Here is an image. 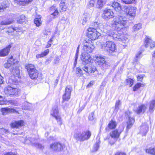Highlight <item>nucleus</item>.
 <instances>
[{"mask_svg": "<svg viewBox=\"0 0 155 155\" xmlns=\"http://www.w3.org/2000/svg\"><path fill=\"white\" fill-rule=\"evenodd\" d=\"M18 63V62L17 60L13 59V57L11 56L8 60L7 63L4 64V66L7 68L11 67L10 71L14 76L19 78L20 71Z\"/></svg>", "mask_w": 155, "mask_h": 155, "instance_id": "obj_1", "label": "nucleus"}, {"mask_svg": "<svg viewBox=\"0 0 155 155\" xmlns=\"http://www.w3.org/2000/svg\"><path fill=\"white\" fill-rule=\"evenodd\" d=\"M24 122L22 120L15 121L11 124V127L13 128H18L23 126Z\"/></svg>", "mask_w": 155, "mask_h": 155, "instance_id": "obj_17", "label": "nucleus"}, {"mask_svg": "<svg viewBox=\"0 0 155 155\" xmlns=\"http://www.w3.org/2000/svg\"><path fill=\"white\" fill-rule=\"evenodd\" d=\"M81 59L83 61V64H87L89 63L90 62H91L92 59L90 55L87 53L82 54L81 56Z\"/></svg>", "mask_w": 155, "mask_h": 155, "instance_id": "obj_13", "label": "nucleus"}, {"mask_svg": "<svg viewBox=\"0 0 155 155\" xmlns=\"http://www.w3.org/2000/svg\"><path fill=\"white\" fill-rule=\"evenodd\" d=\"M11 47V45H9L5 48L0 51V57H4L7 55Z\"/></svg>", "mask_w": 155, "mask_h": 155, "instance_id": "obj_18", "label": "nucleus"}, {"mask_svg": "<svg viewBox=\"0 0 155 155\" xmlns=\"http://www.w3.org/2000/svg\"><path fill=\"white\" fill-rule=\"evenodd\" d=\"M147 108V106L145 105L141 104L138 106L136 111V112L138 114H139L141 113H143Z\"/></svg>", "mask_w": 155, "mask_h": 155, "instance_id": "obj_19", "label": "nucleus"}, {"mask_svg": "<svg viewBox=\"0 0 155 155\" xmlns=\"http://www.w3.org/2000/svg\"><path fill=\"white\" fill-rule=\"evenodd\" d=\"M10 101H8L5 98L3 99L2 96H0V105L8 104Z\"/></svg>", "mask_w": 155, "mask_h": 155, "instance_id": "obj_35", "label": "nucleus"}, {"mask_svg": "<svg viewBox=\"0 0 155 155\" xmlns=\"http://www.w3.org/2000/svg\"><path fill=\"white\" fill-rule=\"evenodd\" d=\"M121 104L120 101V100H118L116 101L115 103V109L117 110H118L119 108V106Z\"/></svg>", "mask_w": 155, "mask_h": 155, "instance_id": "obj_50", "label": "nucleus"}, {"mask_svg": "<svg viewBox=\"0 0 155 155\" xmlns=\"http://www.w3.org/2000/svg\"><path fill=\"white\" fill-rule=\"evenodd\" d=\"M15 30L14 28L12 27H9L8 31V33L12 32H13Z\"/></svg>", "mask_w": 155, "mask_h": 155, "instance_id": "obj_60", "label": "nucleus"}, {"mask_svg": "<svg viewBox=\"0 0 155 155\" xmlns=\"http://www.w3.org/2000/svg\"><path fill=\"white\" fill-rule=\"evenodd\" d=\"M142 28V25L140 23H138L135 25L133 28L134 31H137L139 30Z\"/></svg>", "mask_w": 155, "mask_h": 155, "instance_id": "obj_36", "label": "nucleus"}, {"mask_svg": "<svg viewBox=\"0 0 155 155\" xmlns=\"http://www.w3.org/2000/svg\"><path fill=\"white\" fill-rule=\"evenodd\" d=\"M117 125L116 122L114 120H111L108 124L107 127L109 129H112L115 128Z\"/></svg>", "mask_w": 155, "mask_h": 155, "instance_id": "obj_25", "label": "nucleus"}, {"mask_svg": "<svg viewBox=\"0 0 155 155\" xmlns=\"http://www.w3.org/2000/svg\"><path fill=\"white\" fill-rule=\"evenodd\" d=\"M91 133L89 130H87L82 132H77L75 133L74 137L77 141L83 142L88 140L91 137Z\"/></svg>", "mask_w": 155, "mask_h": 155, "instance_id": "obj_4", "label": "nucleus"}, {"mask_svg": "<svg viewBox=\"0 0 155 155\" xmlns=\"http://www.w3.org/2000/svg\"><path fill=\"white\" fill-rule=\"evenodd\" d=\"M15 3L20 5L24 6L28 4L32 0H14Z\"/></svg>", "mask_w": 155, "mask_h": 155, "instance_id": "obj_22", "label": "nucleus"}, {"mask_svg": "<svg viewBox=\"0 0 155 155\" xmlns=\"http://www.w3.org/2000/svg\"><path fill=\"white\" fill-rule=\"evenodd\" d=\"M143 78V76L142 75H140L137 77V79L138 80L141 81Z\"/></svg>", "mask_w": 155, "mask_h": 155, "instance_id": "obj_62", "label": "nucleus"}, {"mask_svg": "<svg viewBox=\"0 0 155 155\" xmlns=\"http://www.w3.org/2000/svg\"><path fill=\"white\" fill-rule=\"evenodd\" d=\"M49 50L48 49H47L41 54H37L36 55V58H39L43 57L49 53Z\"/></svg>", "mask_w": 155, "mask_h": 155, "instance_id": "obj_32", "label": "nucleus"}, {"mask_svg": "<svg viewBox=\"0 0 155 155\" xmlns=\"http://www.w3.org/2000/svg\"><path fill=\"white\" fill-rule=\"evenodd\" d=\"M88 119L89 120L92 122L95 121L96 120V118L94 116V112H93L89 114Z\"/></svg>", "mask_w": 155, "mask_h": 155, "instance_id": "obj_34", "label": "nucleus"}, {"mask_svg": "<svg viewBox=\"0 0 155 155\" xmlns=\"http://www.w3.org/2000/svg\"><path fill=\"white\" fill-rule=\"evenodd\" d=\"M112 36L111 37L112 38L114 39L115 40L117 41V38H118L117 37V34L114 33L113 32V35H112Z\"/></svg>", "mask_w": 155, "mask_h": 155, "instance_id": "obj_56", "label": "nucleus"}, {"mask_svg": "<svg viewBox=\"0 0 155 155\" xmlns=\"http://www.w3.org/2000/svg\"><path fill=\"white\" fill-rule=\"evenodd\" d=\"M94 48V46L91 42H85L84 43L83 47V49L84 51L89 53L91 52Z\"/></svg>", "mask_w": 155, "mask_h": 155, "instance_id": "obj_15", "label": "nucleus"}, {"mask_svg": "<svg viewBox=\"0 0 155 155\" xmlns=\"http://www.w3.org/2000/svg\"><path fill=\"white\" fill-rule=\"evenodd\" d=\"M124 127L122 125H120L118 129L113 130L110 133V135L112 138L114 140L113 142L109 141V143L111 145L114 144L117 139L119 138L121 133L123 131Z\"/></svg>", "mask_w": 155, "mask_h": 155, "instance_id": "obj_5", "label": "nucleus"}, {"mask_svg": "<svg viewBox=\"0 0 155 155\" xmlns=\"http://www.w3.org/2000/svg\"><path fill=\"white\" fill-rule=\"evenodd\" d=\"M123 35L124 36H123L122 38L121 37V40L120 41H121L124 43H125L126 41H127V40L128 39L127 36L124 35Z\"/></svg>", "mask_w": 155, "mask_h": 155, "instance_id": "obj_51", "label": "nucleus"}, {"mask_svg": "<svg viewBox=\"0 0 155 155\" xmlns=\"http://www.w3.org/2000/svg\"><path fill=\"white\" fill-rule=\"evenodd\" d=\"M105 1V0H98L97 5V7L99 8L102 7Z\"/></svg>", "mask_w": 155, "mask_h": 155, "instance_id": "obj_39", "label": "nucleus"}, {"mask_svg": "<svg viewBox=\"0 0 155 155\" xmlns=\"http://www.w3.org/2000/svg\"><path fill=\"white\" fill-rule=\"evenodd\" d=\"M76 74L78 76L80 77L83 75L82 71L80 68H77L76 69Z\"/></svg>", "mask_w": 155, "mask_h": 155, "instance_id": "obj_44", "label": "nucleus"}, {"mask_svg": "<svg viewBox=\"0 0 155 155\" xmlns=\"http://www.w3.org/2000/svg\"><path fill=\"white\" fill-rule=\"evenodd\" d=\"M134 119L133 118H131L129 117V120L127 122V129H130L132 126L134 122Z\"/></svg>", "mask_w": 155, "mask_h": 155, "instance_id": "obj_29", "label": "nucleus"}, {"mask_svg": "<svg viewBox=\"0 0 155 155\" xmlns=\"http://www.w3.org/2000/svg\"><path fill=\"white\" fill-rule=\"evenodd\" d=\"M145 39V47L146 48L150 47V49L155 46V42L150 38L146 37Z\"/></svg>", "mask_w": 155, "mask_h": 155, "instance_id": "obj_16", "label": "nucleus"}, {"mask_svg": "<svg viewBox=\"0 0 155 155\" xmlns=\"http://www.w3.org/2000/svg\"><path fill=\"white\" fill-rule=\"evenodd\" d=\"M82 69L89 74L95 72H97L95 67L92 65L89 66H84L82 68Z\"/></svg>", "mask_w": 155, "mask_h": 155, "instance_id": "obj_12", "label": "nucleus"}, {"mask_svg": "<svg viewBox=\"0 0 155 155\" xmlns=\"http://www.w3.org/2000/svg\"><path fill=\"white\" fill-rule=\"evenodd\" d=\"M54 118L56 119L58 124L60 125H61L62 124V122L61 116L60 115H58Z\"/></svg>", "mask_w": 155, "mask_h": 155, "instance_id": "obj_41", "label": "nucleus"}, {"mask_svg": "<svg viewBox=\"0 0 155 155\" xmlns=\"http://www.w3.org/2000/svg\"><path fill=\"white\" fill-rule=\"evenodd\" d=\"M96 61L98 63V64L100 65H102L105 62V58L100 56H97V57Z\"/></svg>", "mask_w": 155, "mask_h": 155, "instance_id": "obj_26", "label": "nucleus"}, {"mask_svg": "<svg viewBox=\"0 0 155 155\" xmlns=\"http://www.w3.org/2000/svg\"><path fill=\"white\" fill-rule=\"evenodd\" d=\"M2 112L3 114L5 113H17V111L13 108H2Z\"/></svg>", "mask_w": 155, "mask_h": 155, "instance_id": "obj_27", "label": "nucleus"}, {"mask_svg": "<svg viewBox=\"0 0 155 155\" xmlns=\"http://www.w3.org/2000/svg\"><path fill=\"white\" fill-rule=\"evenodd\" d=\"M101 48L109 55H113V53L117 50L116 45L111 41H106L105 43L101 45Z\"/></svg>", "mask_w": 155, "mask_h": 155, "instance_id": "obj_3", "label": "nucleus"}, {"mask_svg": "<svg viewBox=\"0 0 155 155\" xmlns=\"http://www.w3.org/2000/svg\"><path fill=\"white\" fill-rule=\"evenodd\" d=\"M27 21V18L25 15H21L17 20L18 22L20 23H22L24 22H25Z\"/></svg>", "mask_w": 155, "mask_h": 155, "instance_id": "obj_33", "label": "nucleus"}, {"mask_svg": "<svg viewBox=\"0 0 155 155\" xmlns=\"http://www.w3.org/2000/svg\"><path fill=\"white\" fill-rule=\"evenodd\" d=\"M144 86L145 84H143L141 83H137L133 87V90L134 91H135L140 87H143Z\"/></svg>", "mask_w": 155, "mask_h": 155, "instance_id": "obj_38", "label": "nucleus"}, {"mask_svg": "<svg viewBox=\"0 0 155 155\" xmlns=\"http://www.w3.org/2000/svg\"><path fill=\"white\" fill-rule=\"evenodd\" d=\"M123 35H120V34H117V37L119 38H117V40L120 41L121 40V37L122 38Z\"/></svg>", "mask_w": 155, "mask_h": 155, "instance_id": "obj_61", "label": "nucleus"}, {"mask_svg": "<svg viewBox=\"0 0 155 155\" xmlns=\"http://www.w3.org/2000/svg\"><path fill=\"white\" fill-rule=\"evenodd\" d=\"M59 111L58 110V107L57 106H55L53 108L51 112V115L52 116L55 117L56 116L59 115L58 114Z\"/></svg>", "mask_w": 155, "mask_h": 155, "instance_id": "obj_23", "label": "nucleus"}, {"mask_svg": "<svg viewBox=\"0 0 155 155\" xmlns=\"http://www.w3.org/2000/svg\"><path fill=\"white\" fill-rule=\"evenodd\" d=\"M64 145L59 142H54L51 143L50 146V148L55 151H60L62 150Z\"/></svg>", "mask_w": 155, "mask_h": 155, "instance_id": "obj_10", "label": "nucleus"}, {"mask_svg": "<svg viewBox=\"0 0 155 155\" xmlns=\"http://www.w3.org/2000/svg\"><path fill=\"white\" fill-rule=\"evenodd\" d=\"M127 85H129V87H131L133 84L134 81L131 78H128L127 79Z\"/></svg>", "mask_w": 155, "mask_h": 155, "instance_id": "obj_47", "label": "nucleus"}, {"mask_svg": "<svg viewBox=\"0 0 155 155\" xmlns=\"http://www.w3.org/2000/svg\"><path fill=\"white\" fill-rule=\"evenodd\" d=\"M7 7V6L4 3L0 4V12L3 11Z\"/></svg>", "mask_w": 155, "mask_h": 155, "instance_id": "obj_46", "label": "nucleus"}, {"mask_svg": "<svg viewBox=\"0 0 155 155\" xmlns=\"http://www.w3.org/2000/svg\"><path fill=\"white\" fill-rule=\"evenodd\" d=\"M78 54L76 53L74 57V65L75 66L77 63V59L78 57Z\"/></svg>", "mask_w": 155, "mask_h": 155, "instance_id": "obj_53", "label": "nucleus"}, {"mask_svg": "<svg viewBox=\"0 0 155 155\" xmlns=\"http://www.w3.org/2000/svg\"><path fill=\"white\" fill-rule=\"evenodd\" d=\"M33 138H32L31 137H29L28 138L26 139L25 141V143L27 144H29L31 143L33 145L34 144L33 140Z\"/></svg>", "mask_w": 155, "mask_h": 155, "instance_id": "obj_45", "label": "nucleus"}, {"mask_svg": "<svg viewBox=\"0 0 155 155\" xmlns=\"http://www.w3.org/2000/svg\"><path fill=\"white\" fill-rule=\"evenodd\" d=\"M25 68L27 70L28 73L30 71H33L35 69H36L35 68V65L31 64H26L25 65Z\"/></svg>", "mask_w": 155, "mask_h": 155, "instance_id": "obj_24", "label": "nucleus"}, {"mask_svg": "<svg viewBox=\"0 0 155 155\" xmlns=\"http://www.w3.org/2000/svg\"><path fill=\"white\" fill-rule=\"evenodd\" d=\"M102 16L105 20H108L113 18L114 17V14L112 10L107 9L103 11Z\"/></svg>", "mask_w": 155, "mask_h": 155, "instance_id": "obj_8", "label": "nucleus"}, {"mask_svg": "<svg viewBox=\"0 0 155 155\" xmlns=\"http://www.w3.org/2000/svg\"><path fill=\"white\" fill-rule=\"evenodd\" d=\"M146 152L150 154L155 155V148H150L148 149H146Z\"/></svg>", "mask_w": 155, "mask_h": 155, "instance_id": "obj_40", "label": "nucleus"}, {"mask_svg": "<svg viewBox=\"0 0 155 155\" xmlns=\"http://www.w3.org/2000/svg\"><path fill=\"white\" fill-rule=\"evenodd\" d=\"M53 41V40L52 39V38L50 39L49 41H48V45L46 46V47L47 48H49L51 46V45L52 43V41Z\"/></svg>", "mask_w": 155, "mask_h": 155, "instance_id": "obj_54", "label": "nucleus"}, {"mask_svg": "<svg viewBox=\"0 0 155 155\" xmlns=\"http://www.w3.org/2000/svg\"><path fill=\"white\" fill-rule=\"evenodd\" d=\"M127 23L125 16L123 14L120 13L114 19L112 25L115 27L116 29L119 31L124 27Z\"/></svg>", "mask_w": 155, "mask_h": 155, "instance_id": "obj_2", "label": "nucleus"}, {"mask_svg": "<svg viewBox=\"0 0 155 155\" xmlns=\"http://www.w3.org/2000/svg\"><path fill=\"white\" fill-rule=\"evenodd\" d=\"M72 90V88L70 85L67 86L65 89V92L63 95V101H68L70 98L71 92Z\"/></svg>", "mask_w": 155, "mask_h": 155, "instance_id": "obj_9", "label": "nucleus"}, {"mask_svg": "<svg viewBox=\"0 0 155 155\" xmlns=\"http://www.w3.org/2000/svg\"><path fill=\"white\" fill-rule=\"evenodd\" d=\"M148 130V126L145 124H142L140 127V132L143 136H145Z\"/></svg>", "mask_w": 155, "mask_h": 155, "instance_id": "obj_20", "label": "nucleus"}, {"mask_svg": "<svg viewBox=\"0 0 155 155\" xmlns=\"http://www.w3.org/2000/svg\"><path fill=\"white\" fill-rule=\"evenodd\" d=\"M110 26L107 24H106L103 26V31L106 34L104 36L105 38H108V37L111 38L113 35V32L111 30H108Z\"/></svg>", "mask_w": 155, "mask_h": 155, "instance_id": "obj_14", "label": "nucleus"}, {"mask_svg": "<svg viewBox=\"0 0 155 155\" xmlns=\"http://www.w3.org/2000/svg\"><path fill=\"white\" fill-rule=\"evenodd\" d=\"M18 91L17 88H13L11 86H8L4 89L5 93L10 96L17 94L18 93Z\"/></svg>", "mask_w": 155, "mask_h": 155, "instance_id": "obj_11", "label": "nucleus"}, {"mask_svg": "<svg viewBox=\"0 0 155 155\" xmlns=\"http://www.w3.org/2000/svg\"><path fill=\"white\" fill-rule=\"evenodd\" d=\"M112 6L117 12L120 11L121 9L120 5L117 2H114L112 5Z\"/></svg>", "mask_w": 155, "mask_h": 155, "instance_id": "obj_31", "label": "nucleus"}, {"mask_svg": "<svg viewBox=\"0 0 155 155\" xmlns=\"http://www.w3.org/2000/svg\"><path fill=\"white\" fill-rule=\"evenodd\" d=\"M38 72L37 69H35L34 71H31L29 74L30 78L32 79H36L37 78L38 75Z\"/></svg>", "mask_w": 155, "mask_h": 155, "instance_id": "obj_21", "label": "nucleus"}, {"mask_svg": "<svg viewBox=\"0 0 155 155\" xmlns=\"http://www.w3.org/2000/svg\"><path fill=\"white\" fill-rule=\"evenodd\" d=\"M93 84V82L91 81L89 84L87 85V88H89L92 86Z\"/></svg>", "mask_w": 155, "mask_h": 155, "instance_id": "obj_64", "label": "nucleus"}, {"mask_svg": "<svg viewBox=\"0 0 155 155\" xmlns=\"http://www.w3.org/2000/svg\"><path fill=\"white\" fill-rule=\"evenodd\" d=\"M99 147V142H96L93 147L92 150V152H95L97 151Z\"/></svg>", "mask_w": 155, "mask_h": 155, "instance_id": "obj_43", "label": "nucleus"}, {"mask_svg": "<svg viewBox=\"0 0 155 155\" xmlns=\"http://www.w3.org/2000/svg\"><path fill=\"white\" fill-rule=\"evenodd\" d=\"M124 8L127 15L129 16L130 20H132L136 15V8L130 6H126L124 7Z\"/></svg>", "mask_w": 155, "mask_h": 155, "instance_id": "obj_6", "label": "nucleus"}, {"mask_svg": "<svg viewBox=\"0 0 155 155\" xmlns=\"http://www.w3.org/2000/svg\"><path fill=\"white\" fill-rule=\"evenodd\" d=\"M142 51H138L137 53L136 54V57L137 59H140L142 57Z\"/></svg>", "mask_w": 155, "mask_h": 155, "instance_id": "obj_52", "label": "nucleus"}, {"mask_svg": "<svg viewBox=\"0 0 155 155\" xmlns=\"http://www.w3.org/2000/svg\"><path fill=\"white\" fill-rule=\"evenodd\" d=\"M33 146L36 147L37 148H40V149H42L44 148V147L41 144L37 143H34L33 144Z\"/></svg>", "mask_w": 155, "mask_h": 155, "instance_id": "obj_49", "label": "nucleus"}, {"mask_svg": "<svg viewBox=\"0 0 155 155\" xmlns=\"http://www.w3.org/2000/svg\"><path fill=\"white\" fill-rule=\"evenodd\" d=\"M50 10L51 11H54V12L51 14L50 15V16H52L53 17V18H54L56 15H58V12L54 5H53L50 8Z\"/></svg>", "mask_w": 155, "mask_h": 155, "instance_id": "obj_30", "label": "nucleus"}, {"mask_svg": "<svg viewBox=\"0 0 155 155\" xmlns=\"http://www.w3.org/2000/svg\"><path fill=\"white\" fill-rule=\"evenodd\" d=\"M88 36L92 40L97 39L101 36V34L97 31L96 29L90 28L88 29Z\"/></svg>", "mask_w": 155, "mask_h": 155, "instance_id": "obj_7", "label": "nucleus"}, {"mask_svg": "<svg viewBox=\"0 0 155 155\" xmlns=\"http://www.w3.org/2000/svg\"><path fill=\"white\" fill-rule=\"evenodd\" d=\"M11 23V22L10 21H3L1 22V24L2 25H7L10 24Z\"/></svg>", "mask_w": 155, "mask_h": 155, "instance_id": "obj_55", "label": "nucleus"}, {"mask_svg": "<svg viewBox=\"0 0 155 155\" xmlns=\"http://www.w3.org/2000/svg\"><path fill=\"white\" fill-rule=\"evenodd\" d=\"M155 108V100H152L149 102V110L150 112H153Z\"/></svg>", "mask_w": 155, "mask_h": 155, "instance_id": "obj_28", "label": "nucleus"}, {"mask_svg": "<svg viewBox=\"0 0 155 155\" xmlns=\"http://www.w3.org/2000/svg\"><path fill=\"white\" fill-rule=\"evenodd\" d=\"M9 131L8 130L4 128H0V134L5 135L9 133Z\"/></svg>", "mask_w": 155, "mask_h": 155, "instance_id": "obj_42", "label": "nucleus"}, {"mask_svg": "<svg viewBox=\"0 0 155 155\" xmlns=\"http://www.w3.org/2000/svg\"><path fill=\"white\" fill-rule=\"evenodd\" d=\"M87 18L84 17L83 18V21L82 22V24L83 25H84L86 22H87Z\"/></svg>", "mask_w": 155, "mask_h": 155, "instance_id": "obj_58", "label": "nucleus"}, {"mask_svg": "<svg viewBox=\"0 0 155 155\" xmlns=\"http://www.w3.org/2000/svg\"><path fill=\"white\" fill-rule=\"evenodd\" d=\"M61 59L60 56H57L55 59L54 62L55 63H58L59 61Z\"/></svg>", "mask_w": 155, "mask_h": 155, "instance_id": "obj_57", "label": "nucleus"}, {"mask_svg": "<svg viewBox=\"0 0 155 155\" xmlns=\"http://www.w3.org/2000/svg\"><path fill=\"white\" fill-rule=\"evenodd\" d=\"M115 155H126V154L123 152H117L116 153Z\"/></svg>", "mask_w": 155, "mask_h": 155, "instance_id": "obj_59", "label": "nucleus"}, {"mask_svg": "<svg viewBox=\"0 0 155 155\" xmlns=\"http://www.w3.org/2000/svg\"><path fill=\"white\" fill-rule=\"evenodd\" d=\"M34 22L37 27L41 26L42 24L41 19L40 18H36L34 20Z\"/></svg>", "mask_w": 155, "mask_h": 155, "instance_id": "obj_37", "label": "nucleus"}, {"mask_svg": "<svg viewBox=\"0 0 155 155\" xmlns=\"http://www.w3.org/2000/svg\"><path fill=\"white\" fill-rule=\"evenodd\" d=\"M3 155H16L15 153L12 152H9L5 153Z\"/></svg>", "mask_w": 155, "mask_h": 155, "instance_id": "obj_63", "label": "nucleus"}, {"mask_svg": "<svg viewBox=\"0 0 155 155\" xmlns=\"http://www.w3.org/2000/svg\"><path fill=\"white\" fill-rule=\"evenodd\" d=\"M124 3L127 4H130L134 3L135 2V0H121Z\"/></svg>", "mask_w": 155, "mask_h": 155, "instance_id": "obj_48", "label": "nucleus"}]
</instances>
